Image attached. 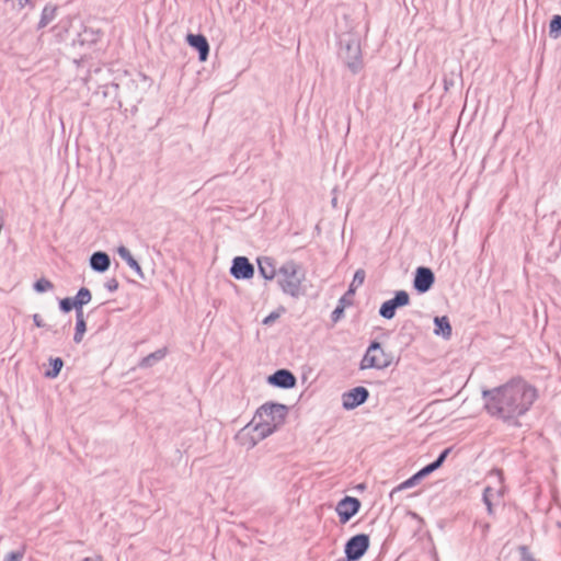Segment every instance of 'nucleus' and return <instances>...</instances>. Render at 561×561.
<instances>
[{
  "mask_svg": "<svg viewBox=\"0 0 561 561\" xmlns=\"http://www.w3.org/2000/svg\"><path fill=\"white\" fill-rule=\"evenodd\" d=\"M482 398L490 415L510 422L529 411L538 391L524 378L514 377L500 387L483 390Z\"/></svg>",
  "mask_w": 561,
  "mask_h": 561,
  "instance_id": "1",
  "label": "nucleus"
},
{
  "mask_svg": "<svg viewBox=\"0 0 561 561\" xmlns=\"http://www.w3.org/2000/svg\"><path fill=\"white\" fill-rule=\"evenodd\" d=\"M286 415L287 407L284 404L265 403L259 408L253 419L255 437L252 438L250 446L253 447L259 440L273 434L284 424Z\"/></svg>",
  "mask_w": 561,
  "mask_h": 561,
  "instance_id": "2",
  "label": "nucleus"
},
{
  "mask_svg": "<svg viewBox=\"0 0 561 561\" xmlns=\"http://www.w3.org/2000/svg\"><path fill=\"white\" fill-rule=\"evenodd\" d=\"M277 283L282 290L291 297H298L301 294V284L305 280L302 267L294 262H285L277 272Z\"/></svg>",
  "mask_w": 561,
  "mask_h": 561,
  "instance_id": "3",
  "label": "nucleus"
},
{
  "mask_svg": "<svg viewBox=\"0 0 561 561\" xmlns=\"http://www.w3.org/2000/svg\"><path fill=\"white\" fill-rule=\"evenodd\" d=\"M339 56L353 72H357L362 68L359 38L353 34L342 36Z\"/></svg>",
  "mask_w": 561,
  "mask_h": 561,
  "instance_id": "4",
  "label": "nucleus"
},
{
  "mask_svg": "<svg viewBox=\"0 0 561 561\" xmlns=\"http://www.w3.org/2000/svg\"><path fill=\"white\" fill-rule=\"evenodd\" d=\"M369 547V537L365 534H359L352 537L345 545V554L350 561L360 559Z\"/></svg>",
  "mask_w": 561,
  "mask_h": 561,
  "instance_id": "5",
  "label": "nucleus"
},
{
  "mask_svg": "<svg viewBox=\"0 0 561 561\" xmlns=\"http://www.w3.org/2000/svg\"><path fill=\"white\" fill-rule=\"evenodd\" d=\"M435 283V274L434 272L426 266H419L415 270L414 279H413V288L419 294L427 293Z\"/></svg>",
  "mask_w": 561,
  "mask_h": 561,
  "instance_id": "6",
  "label": "nucleus"
},
{
  "mask_svg": "<svg viewBox=\"0 0 561 561\" xmlns=\"http://www.w3.org/2000/svg\"><path fill=\"white\" fill-rule=\"evenodd\" d=\"M360 508V502L356 497L345 496L335 507L340 522L346 524L353 516H355Z\"/></svg>",
  "mask_w": 561,
  "mask_h": 561,
  "instance_id": "7",
  "label": "nucleus"
},
{
  "mask_svg": "<svg viewBox=\"0 0 561 561\" xmlns=\"http://www.w3.org/2000/svg\"><path fill=\"white\" fill-rule=\"evenodd\" d=\"M368 390L364 387H356L342 394V405L345 410H353L364 403L368 398Z\"/></svg>",
  "mask_w": 561,
  "mask_h": 561,
  "instance_id": "8",
  "label": "nucleus"
},
{
  "mask_svg": "<svg viewBox=\"0 0 561 561\" xmlns=\"http://www.w3.org/2000/svg\"><path fill=\"white\" fill-rule=\"evenodd\" d=\"M231 275L236 279H249L254 275V267L245 256H237L232 261Z\"/></svg>",
  "mask_w": 561,
  "mask_h": 561,
  "instance_id": "9",
  "label": "nucleus"
},
{
  "mask_svg": "<svg viewBox=\"0 0 561 561\" xmlns=\"http://www.w3.org/2000/svg\"><path fill=\"white\" fill-rule=\"evenodd\" d=\"M268 382L284 389L295 387L296 377L287 369H279L268 377Z\"/></svg>",
  "mask_w": 561,
  "mask_h": 561,
  "instance_id": "10",
  "label": "nucleus"
},
{
  "mask_svg": "<svg viewBox=\"0 0 561 561\" xmlns=\"http://www.w3.org/2000/svg\"><path fill=\"white\" fill-rule=\"evenodd\" d=\"M186 39L192 47L198 50L199 60L205 61L209 54V45L206 37L201 34H188Z\"/></svg>",
  "mask_w": 561,
  "mask_h": 561,
  "instance_id": "11",
  "label": "nucleus"
},
{
  "mask_svg": "<svg viewBox=\"0 0 561 561\" xmlns=\"http://www.w3.org/2000/svg\"><path fill=\"white\" fill-rule=\"evenodd\" d=\"M378 353L382 354L383 351L379 343L374 342L367 350L364 358L360 362V369H367L373 367H379L377 363Z\"/></svg>",
  "mask_w": 561,
  "mask_h": 561,
  "instance_id": "12",
  "label": "nucleus"
},
{
  "mask_svg": "<svg viewBox=\"0 0 561 561\" xmlns=\"http://www.w3.org/2000/svg\"><path fill=\"white\" fill-rule=\"evenodd\" d=\"M111 260L107 253L98 251L90 257V266L93 271L103 273L110 268Z\"/></svg>",
  "mask_w": 561,
  "mask_h": 561,
  "instance_id": "13",
  "label": "nucleus"
},
{
  "mask_svg": "<svg viewBox=\"0 0 561 561\" xmlns=\"http://www.w3.org/2000/svg\"><path fill=\"white\" fill-rule=\"evenodd\" d=\"M259 272L266 280H272L277 275V270L273 259L262 256L257 259Z\"/></svg>",
  "mask_w": 561,
  "mask_h": 561,
  "instance_id": "14",
  "label": "nucleus"
},
{
  "mask_svg": "<svg viewBox=\"0 0 561 561\" xmlns=\"http://www.w3.org/2000/svg\"><path fill=\"white\" fill-rule=\"evenodd\" d=\"M434 333L436 335H440L444 339H449L451 336V325L449 322V319L446 316L443 317H435L434 318Z\"/></svg>",
  "mask_w": 561,
  "mask_h": 561,
  "instance_id": "15",
  "label": "nucleus"
},
{
  "mask_svg": "<svg viewBox=\"0 0 561 561\" xmlns=\"http://www.w3.org/2000/svg\"><path fill=\"white\" fill-rule=\"evenodd\" d=\"M76 332L73 335V341L76 343H80L87 330L83 310H78V313H76Z\"/></svg>",
  "mask_w": 561,
  "mask_h": 561,
  "instance_id": "16",
  "label": "nucleus"
},
{
  "mask_svg": "<svg viewBox=\"0 0 561 561\" xmlns=\"http://www.w3.org/2000/svg\"><path fill=\"white\" fill-rule=\"evenodd\" d=\"M57 15V5L47 4L43 9L41 20L38 22V27L43 28L47 26Z\"/></svg>",
  "mask_w": 561,
  "mask_h": 561,
  "instance_id": "17",
  "label": "nucleus"
},
{
  "mask_svg": "<svg viewBox=\"0 0 561 561\" xmlns=\"http://www.w3.org/2000/svg\"><path fill=\"white\" fill-rule=\"evenodd\" d=\"M167 355V348H160L148 356L144 357L139 363V367L148 368L151 367L156 362L163 359Z\"/></svg>",
  "mask_w": 561,
  "mask_h": 561,
  "instance_id": "18",
  "label": "nucleus"
},
{
  "mask_svg": "<svg viewBox=\"0 0 561 561\" xmlns=\"http://www.w3.org/2000/svg\"><path fill=\"white\" fill-rule=\"evenodd\" d=\"M91 299V291L85 287L80 288L77 296L73 298L76 302V313H78V310H82V307L89 304Z\"/></svg>",
  "mask_w": 561,
  "mask_h": 561,
  "instance_id": "19",
  "label": "nucleus"
},
{
  "mask_svg": "<svg viewBox=\"0 0 561 561\" xmlns=\"http://www.w3.org/2000/svg\"><path fill=\"white\" fill-rule=\"evenodd\" d=\"M549 36L553 39L561 37V15L554 14L549 22Z\"/></svg>",
  "mask_w": 561,
  "mask_h": 561,
  "instance_id": "20",
  "label": "nucleus"
},
{
  "mask_svg": "<svg viewBox=\"0 0 561 561\" xmlns=\"http://www.w3.org/2000/svg\"><path fill=\"white\" fill-rule=\"evenodd\" d=\"M50 365H51V369H49L45 373V377L54 379L59 375V373L64 366V362L60 357H56V358L50 359Z\"/></svg>",
  "mask_w": 561,
  "mask_h": 561,
  "instance_id": "21",
  "label": "nucleus"
},
{
  "mask_svg": "<svg viewBox=\"0 0 561 561\" xmlns=\"http://www.w3.org/2000/svg\"><path fill=\"white\" fill-rule=\"evenodd\" d=\"M389 300L398 308H401L409 305L410 296L405 290H398L396 291L394 297Z\"/></svg>",
  "mask_w": 561,
  "mask_h": 561,
  "instance_id": "22",
  "label": "nucleus"
},
{
  "mask_svg": "<svg viewBox=\"0 0 561 561\" xmlns=\"http://www.w3.org/2000/svg\"><path fill=\"white\" fill-rule=\"evenodd\" d=\"M420 481L417 480V478L413 474L412 477H410L409 479H407L405 481H403L401 484H399L398 486H396L391 492H390V497L393 499L394 495L402 491V490H405V489H409V488H413L415 486L416 484H419Z\"/></svg>",
  "mask_w": 561,
  "mask_h": 561,
  "instance_id": "23",
  "label": "nucleus"
},
{
  "mask_svg": "<svg viewBox=\"0 0 561 561\" xmlns=\"http://www.w3.org/2000/svg\"><path fill=\"white\" fill-rule=\"evenodd\" d=\"M492 495H493V489L491 486H486L483 490L482 501L485 504L488 514L490 516L494 515L493 504H492V500H491Z\"/></svg>",
  "mask_w": 561,
  "mask_h": 561,
  "instance_id": "24",
  "label": "nucleus"
},
{
  "mask_svg": "<svg viewBox=\"0 0 561 561\" xmlns=\"http://www.w3.org/2000/svg\"><path fill=\"white\" fill-rule=\"evenodd\" d=\"M54 288V285L50 280L46 279V278H41L35 282L34 284V289L37 291V293H45L47 290H50Z\"/></svg>",
  "mask_w": 561,
  "mask_h": 561,
  "instance_id": "25",
  "label": "nucleus"
},
{
  "mask_svg": "<svg viewBox=\"0 0 561 561\" xmlns=\"http://www.w3.org/2000/svg\"><path fill=\"white\" fill-rule=\"evenodd\" d=\"M451 451V448L448 447V448H445L439 455L438 457L433 461L431 462V465L434 467L435 470H437L438 468H440L444 463V461L446 460L447 456L450 454Z\"/></svg>",
  "mask_w": 561,
  "mask_h": 561,
  "instance_id": "26",
  "label": "nucleus"
},
{
  "mask_svg": "<svg viewBox=\"0 0 561 561\" xmlns=\"http://www.w3.org/2000/svg\"><path fill=\"white\" fill-rule=\"evenodd\" d=\"M434 471H435L434 467L431 463H428L425 467H423L422 469H420L416 473H414V476L421 482L422 479L430 476Z\"/></svg>",
  "mask_w": 561,
  "mask_h": 561,
  "instance_id": "27",
  "label": "nucleus"
},
{
  "mask_svg": "<svg viewBox=\"0 0 561 561\" xmlns=\"http://www.w3.org/2000/svg\"><path fill=\"white\" fill-rule=\"evenodd\" d=\"M60 309L64 312H69L72 308L76 309V302L72 298H64L59 302Z\"/></svg>",
  "mask_w": 561,
  "mask_h": 561,
  "instance_id": "28",
  "label": "nucleus"
},
{
  "mask_svg": "<svg viewBox=\"0 0 561 561\" xmlns=\"http://www.w3.org/2000/svg\"><path fill=\"white\" fill-rule=\"evenodd\" d=\"M364 280H365V271L359 268L355 272L352 284L354 285V287H359L363 285Z\"/></svg>",
  "mask_w": 561,
  "mask_h": 561,
  "instance_id": "29",
  "label": "nucleus"
},
{
  "mask_svg": "<svg viewBox=\"0 0 561 561\" xmlns=\"http://www.w3.org/2000/svg\"><path fill=\"white\" fill-rule=\"evenodd\" d=\"M518 551H519L520 558H522L520 561H536V559L533 557V554L530 553L527 546H519Z\"/></svg>",
  "mask_w": 561,
  "mask_h": 561,
  "instance_id": "30",
  "label": "nucleus"
},
{
  "mask_svg": "<svg viewBox=\"0 0 561 561\" xmlns=\"http://www.w3.org/2000/svg\"><path fill=\"white\" fill-rule=\"evenodd\" d=\"M23 557H24V551L23 550H21V551H11V552H9L4 557L3 561H22Z\"/></svg>",
  "mask_w": 561,
  "mask_h": 561,
  "instance_id": "31",
  "label": "nucleus"
},
{
  "mask_svg": "<svg viewBox=\"0 0 561 561\" xmlns=\"http://www.w3.org/2000/svg\"><path fill=\"white\" fill-rule=\"evenodd\" d=\"M117 253L121 256V259L124 260L126 263L128 261H131V259L134 257L130 251L124 245L118 247Z\"/></svg>",
  "mask_w": 561,
  "mask_h": 561,
  "instance_id": "32",
  "label": "nucleus"
},
{
  "mask_svg": "<svg viewBox=\"0 0 561 561\" xmlns=\"http://www.w3.org/2000/svg\"><path fill=\"white\" fill-rule=\"evenodd\" d=\"M127 265L133 270L135 271V273L137 275H139L141 278L144 277V273H142V270L140 267V265L138 264V262L133 257L131 261H128L127 262Z\"/></svg>",
  "mask_w": 561,
  "mask_h": 561,
  "instance_id": "33",
  "label": "nucleus"
},
{
  "mask_svg": "<svg viewBox=\"0 0 561 561\" xmlns=\"http://www.w3.org/2000/svg\"><path fill=\"white\" fill-rule=\"evenodd\" d=\"M344 309H345V307L339 304V306L333 310L332 320L334 322H336L341 319V317L343 316Z\"/></svg>",
  "mask_w": 561,
  "mask_h": 561,
  "instance_id": "34",
  "label": "nucleus"
},
{
  "mask_svg": "<svg viewBox=\"0 0 561 561\" xmlns=\"http://www.w3.org/2000/svg\"><path fill=\"white\" fill-rule=\"evenodd\" d=\"M353 297L351 294H348L347 291L341 297L339 304L346 307V306H351L353 304Z\"/></svg>",
  "mask_w": 561,
  "mask_h": 561,
  "instance_id": "35",
  "label": "nucleus"
},
{
  "mask_svg": "<svg viewBox=\"0 0 561 561\" xmlns=\"http://www.w3.org/2000/svg\"><path fill=\"white\" fill-rule=\"evenodd\" d=\"M105 288L110 291H115L118 288V282L116 278H111L105 283Z\"/></svg>",
  "mask_w": 561,
  "mask_h": 561,
  "instance_id": "36",
  "label": "nucleus"
},
{
  "mask_svg": "<svg viewBox=\"0 0 561 561\" xmlns=\"http://www.w3.org/2000/svg\"><path fill=\"white\" fill-rule=\"evenodd\" d=\"M398 309L390 300H388V320L392 319L396 314V310Z\"/></svg>",
  "mask_w": 561,
  "mask_h": 561,
  "instance_id": "37",
  "label": "nucleus"
},
{
  "mask_svg": "<svg viewBox=\"0 0 561 561\" xmlns=\"http://www.w3.org/2000/svg\"><path fill=\"white\" fill-rule=\"evenodd\" d=\"M277 318H278V314L273 312V313H271L270 316H267V317L263 320V323H264V324H270V323L274 322Z\"/></svg>",
  "mask_w": 561,
  "mask_h": 561,
  "instance_id": "38",
  "label": "nucleus"
},
{
  "mask_svg": "<svg viewBox=\"0 0 561 561\" xmlns=\"http://www.w3.org/2000/svg\"><path fill=\"white\" fill-rule=\"evenodd\" d=\"M33 321H34L35 325L38 327V328L44 325L39 314H34L33 316Z\"/></svg>",
  "mask_w": 561,
  "mask_h": 561,
  "instance_id": "39",
  "label": "nucleus"
},
{
  "mask_svg": "<svg viewBox=\"0 0 561 561\" xmlns=\"http://www.w3.org/2000/svg\"><path fill=\"white\" fill-rule=\"evenodd\" d=\"M379 314L382 317V318H386V301L381 304L380 308H379Z\"/></svg>",
  "mask_w": 561,
  "mask_h": 561,
  "instance_id": "40",
  "label": "nucleus"
},
{
  "mask_svg": "<svg viewBox=\"0 0 561 561\" xmlns=\"http://www.w3.org/2000/svg\"><path fill=\"white\" fill-rule=\"evenodd\" d=\"M358 287H354V285L351 283L350 285V288L347 290L348 294H351L352 296H354L355 294V290L357 289Z\"/></svg>",
  "mask_w": 561,
  "mask_h": 561,
  "instance_id": "41",
  "label": "nucleus"
},
{
  "mask_svg": "<svg viewBox=\"0 0 561 561\" xmlns=\"http://www.w3.org/2000/svg\"><path fill=\"white\" fill-rule=\"evenodd\" d=\"M358 287H354V285L351 283L350 285V288L347 290L348 294H351L352 296H354L355 294V290L357 289Z\"/></svg>",
  "mask_w": 561,
  "mask_h": 561,
  "instance_id": "42",
  "label": "nucleus"
},
{
  "mask_svg": "<svg viewBox=\"0 0 561 561\" xmlns=\"http://www.w3.org/2000/svg\"><path fill=\"white\" fill-rule=\"evenodd\" d=\"M444 84H445V90H448L449 89V85L453 84V82L448 81L446 78L444 79Z\"/></svg>",
  "mask_w": 561,
  "mask_h": 561,
  "instance_id": "43",
  "label": "nucleus"
},
{
  "mask_svg": "<svg viewBox=\"0 0 561 561\" xmlns=\"http://www.w3.org/2000/svg\"><path fill=\"white\" fill-rule=\"evenodd\" d=\"M254 422L252 421L251 424H249L248 426H245L244 428H242V432H245V430H248Z\"/></svg>",
  "mask_w": 561,
  "mask_h": 561,
  "instance_id": "44",
  "label": "nucleus"
},
{
  "mask_svg": "<svg viewBox=\"0 0 561 561\" xmlns=\"http://www.w3.org/2000/svg\"><path fill=\"white\" fill-rule=\"evenodd\" d=\"M436 561H438V560L436 559Z\"/></svg>",
  "mask_w": 561,
  "mask_h": 561,
  "instance_id": "45",
  "label": "nucleus"
}]
</instances>
